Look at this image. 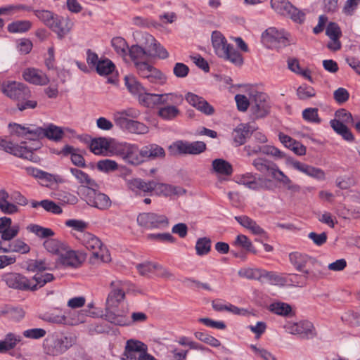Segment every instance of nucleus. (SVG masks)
I'll list each match as a JSON object with an SVG mask.
<instances>
[{
	"label": "nucleus",
	"instance_id": "f257e3e1",
	"mask_svg": "<svg viewBox=\"0 0 360 360\" xmlns=\"http://www.w3.org/2000/svg\"><path fill=\"white\" fill-rule=\"evenodd\" d=\"M110 288L111 291L108 294L106 301L105 319L117 326H125L128 322L127 317L117 314L115 308L117 307L119 302L124 300L125 292L129 288V283L127 281H112L110 283Z\"/></svg>",
	"mask_w": 360,
	"mask_h": 360
},
{
	"label": "nucleus",
	"instance_id": "f03ea898",
	"mask_svg": "<svg viewBox=\"0 0 360 360\" xmlns=\"http://www.w3.org/2000/svg\"><path fill=\"white\" fill-rule=\"evenodd\" d=\"M212 43L219 57L230 61L236 66H241L243 64L242 55L232 44L227 42L226 38L219 32H212Z\"/></svg>",
	"mask_w": 360,
	"mask_h": 360
},
{
	"label": "nucleus",
	"instance_id": "7ed1b4c3",
	"mask_svg": "<svg viewBox=\"0 0 360 360\" xmlns=\"http://www.w3.org/2000/svg\"><path fill=\"white\" fill-rule=\"evenodd\" d=\"M75 343L72 336L62 334H52L48 335L43 343L45 354L51 356H58L65 352Z\"/></svg>",
	"mask_w": 360,
	"mask_h": 360
},
{
	"label": "nucleus",
	"instance_id": "20e7f679",
	"mask_svg": "<svg viewBox=\"0 0 360 360\" xmlns=\"http://www.w3.org/2000/svg\"><path fill=\"white\" fill-rule=\"evenodd\" d=\"M290 34L283 29L271 27L264 30L261 36L262 43L271 49H280L290 45Z\"/></svg>",
	"mask_w": 360,
	"mask_h": 360
},
{
	"label": "nucleus",
	"instance_id": "39448f33",
	"mask_svg": "<svg viewBox=\"0 0 360 360\" xmlns=\"http://www.w3.org/2000/svg\"><path fill=\"white\" fill-rule=\"evenodd\" d=\"M82 244L89 250L92 252V256L90 258L92 262L95 260H100L101 262H107L109 259L110 255L105 248L103 246L101 240L89 232L82 233L80 238Z\"/></svg>",
	"mask_w": 360,
	"mask_h": 360
},
{
	"label": "nucleus",
	"instance_id": "423d86ee",
	"mask_svg": "<svg viewBox=\"0 0 360 360\" xmlns=\"http://www.w3.org/2000/svg\"><path fill=\"white\" fill-rule=\"evenodd\" d=\"M40 148V143H37L35 148H28L25 142H22L20 145L14 144L4 139H0V149L11 153L15 156L37 162L39 160V157L34 153V150Z\"/></svg>",
	"mask_w": 360,
	"mask_h": 360
},
{
	"label": "nucleus",
	"instance_id": "0eeeda50",
	"mask_svg": "<svg viewBox=\"0 0 360 360\" xmlns=\"http://www.w3.org/2000/svg\"><path fill=\"white\" fill-rule=\"evenodd\" d=\"M236 179L238 184L254 191H271L274 188L272 180L256 173L248 172L237 176Z\"/></svg>",
	"mask_w": 360,
	"mask_h": 360
},
{
	"label": "nucleus",
	"instance_id": "6e6552de",
	"mask_svg": "<svg viewBox=\"0 0 360 360\" xmlns=\"http://www.w3.org/2000/svg\"><path fill=\"white\" fill-rule=\"evenodd\" d=\"M112 150L117 156L129 165L141 164V148L136 144L127 142L118 143L112 146Z\"/></svg>",
	"mask_w": 360,
	"mask_h": 360
},
{
	"label": "nucleus",
	"instance_id": "1a4fd4ad",
	"mask_svg": "<svg viewBox=\"0 0 360 360\" xmlns=\"http://www.w3.org/2000/svg\"><path fill=\"white\" fill-rule=\"evenodd\" d=\"M124 354L128 360H157L148 353L145 343L132 339L127 340Z\"/></svg>",
	"mask_w": 360,
	"mask_h": 360
},
{
	"label": "nucleus",
	"instance_id": "9d476101",
	"mask_svg": "<svg viewBox=\"0 0 360 360\" xmlns=\"http://www.w3.org/2000/svg\"><path fill=\"white\" fill-rule=\"evenodd\" d=\"M271 6L278 14L289 17L296 22L302 23L304 20L305 14L288 0H271Z\"/></svg>",
	"mask_w": 360,
	"mask_h": 360
},
{
	"label": "nucleus",
	"instance_id": "9b49d317",
	"mask_svg": "<svg viewBox=\"0 0 360 360\" xmlns=\"http://www.w3.org/2000/svg\"><path fill=\"white\" fill-rule=\"evenodd\" d=\"M135 66L140 77L146 79L149 82L160 85L165 84V75L153 65L146 62H135Z\"/></svg>",
	"mask_w": 360,
	"mask_h": 360
},
{
	"label": "nucleus",
	"instance_id": "f8f14e48",
	"mask_svg": "<svg viewBox=\"0 0 360 360\" xmlns=\"http://www.w3.org/2000/svg\"><path fill=\"white\" fill-rule=\"evenodd\" d=\"M2 91L11 99L17 101L31 98V91L25 84L15 81H8L2 84Z\"/></svg>",
	"mask_w": 360,
	"mask_h": 360
},
{
	"label": "nucleus",
	"instance_id": "ddd939ff",
	"mask_svg": "<svg viewBox=\"0 0 360 360\" xmlns=\"http://www.w3.org/2000/svg\"><path fill=\"white\" fill-rule=\"evenodd\" d=\"M270 105L268 96L262 92H256L251 100L250 112L253 119L266 117L269 112Z\"/></svg>",
	"mask_w": 360,
	"mask_h": 360
},
{
	"label": "nucleus",
	"instance_id": "4468645a",
	"mask_svg": "<svg viewBox=\"0 0 360 360\" xmlns=\"http://www.w3.org/2000/svg\"><path fill=\"white\" fill-rule=\"evenodd\" d=\"M137 223L147 229H164L168 226L169 220L165 215L148 212L139 214Z\"/></svg>",
	"mask_w": 360,
	"mask_h": 360
},
{
	"label": "nucleus",
	"instance_id": "2eb2a0df",
	"mask_svg": "<svg viewBox=\"0 0 360 360\" xmlns=\"http://www.w3.org/2000/svg\"><path fill=\"white\" fill-rule=\"evenodd\" d=\"M96 187L86 189L85 200L86 203L101 210H108L111 206L110 198L105 193L98 191Z\"/></svg>",
	"mask_w": 360,
	"mask_h": 360
},
{
	"label": "nucleus",
	"instance_id": "dca6fc26",
	"mask_svg": "<svg viewBox=\"0 0 360 360\" xmlns=\"http://www.w3.org/2000/svg\"><path fill=\"white\" fill-rule=\"evenodd\" d=\"M9 127L12 133L19 136H28L27 139L32 141H39L43 139L44 127L32 124L22 126L17 123L9 124Z\"/></svg>",
	"mask_w": 360,
	"mask_h": 360
},
{
	"label": "nucleus",
	"instance_id": "f3484780",
	"mask_svg": "<svg viewBox=\"0 0 360 360\" xmlns=\"http://www.w3.org/2000/svg\"><path fill=\"white\" fill-rule=\"evenodd\" d=\"M2 281L11 288L20 290H29V279L25 276L15 272L5 274L2 276Z\"/></svg>",
	"mask_w": 360,
	"mask_h": 360
},
{
	"label": "nucleus",
	"instance_id": "a211bd4d",
	"mask_svg": "<svg viewBox=\"0 0 360 360\" xmlns=\"http://www.w3.org/2000/svg\"><path fill=\"white\" fill-rule=\"evenodd\" d=\"M179 154L198 155L206 150V144L203 141L188 142L178 141L174 144Z\"/></svg>",
	"mask_w": 360,
	"mask_h": 360
},
{
	"label": "nucleus",
	"instance_id": "6ab92c4d",
	"mask_svg": "<svg viewBox=\"0 0 360 360\" xmlns=\"http://www.w3.org/2000/svg\"><path fill=\"white\" fill-rule=\"evenodd\" d=\"M289 260L291 264L300 272H304L309 264L314 265L317 260L306 254L299 252H293L289 254Z\"/></svg>",
	"mask_w": 360,
	"mask_h": 360
},
{
	"label": "nucleus",
	"instance_id": "aec40b11",
	"mask_svg": "<svg viewBox=\"0 0 360 360\" xmlns=\"http://www.w3.org/2000/svg\"><path fill=\"white\" fill-rule=\"evenodd\" d=\"M290 333L299 335L302 339H310L316 336V333L313 324L307 321L295 323L290 327Z\"/></svg>",
	"mask_w": 360,
	"mask_h": 360
},
{
	"label": "nucleus",
	"instance_id": "412c9836",
	"mask_svg": "<svg viewBox=\"0 0 360 360\" xmlns=\"http://www.w3.org/2000/svg\"><path fill=\"white\" fill-rule=\"evenodd\" d=\"M117 125L132 134H146L149 131L145 124L131 119L120 118L117 120Z\"/></svg>",
	"mask_w": 360,
	"mask_h": 360
},
{
	"label": "nucleus",
	"instance_id": "4be33fe9",
	"mask_svg": "<svg viewBox=\"0 0 360 360\" xmlns=\"http://www.w3.org/2000/svg\"><path fill=\"white\" fill-rule=\"evenodd\" d=\"M252 164L258 172L263 174L269 173L274 179L280 171L276 164L264 158H257L253 160Z\"/></svg>",
	"mask_w": 360,
	"mask_h": 360
},
{
	"label": "nucleus",
	"instance_id": "5701e85b",
	"mask_svg": "<svg viewBox=\"0 0 360 360\" xmlns=\"http://www.w3.org/2000/svg\"><path fill=\"white\" fill-rule=\"evenodd\" d=\"M72 27V22L68 18H63L56 15L50 28L57 34L59 39L67 35Z\"/></svg>",
	"mask_w": 360,
	"mask_h": 360
},
{
	"label": "nucleus",
	"instance_id": "b1692460",
	"mask_svg": "<svg viewBox=\"0 0 360 360\" xmlns=\"http://www.w3.org/2000/svg\"><path fill=\"white\" fill-rule=\"evenodd\" d=\"M165 152L163 148L157 144H149L141 148V163L146 160H154L158 158H163Z\"/></svg>",
	"mask_w": 360,
	"mask_h": 360
},
{
	"label": "nucleus",
	"instance_id": "393cba45",
	"mask_svg": "<svg viewBox=\"0 0 360 360\" xmlns=\"http://www.w3.org/2000/svg\"><path fill=\"white\" fill-rule=\"evenodd\" d=\"M22 77L25 81L37 85H46L49 82L45 74L34 68L26 69L23 72Z\"/></svg>",
	"mask_w": 360,
	"mask_h": 360
},
{
	"label": "nucleus",
	"instance_id": "a878e982",
	"mask_svg": "<svg viewBox=\"0 0 360 360\" xmlns=\"http://www.w3.org/2000/svg\"><path fill=\"white\" fill-rule=\"evenodd\" d=\"M129 188L134 192L151 193L155 188V181H145L141 179H133L128 182Z\"/></svg>",
	"mask_w": 360,
	"mask_h": 360
},
{
	"label": "nucleus",
	"instance_id": "bb28decb",
	"mask_svg": "<svg viewBox=\"0 0 360 360\" xmlns=\"http://www.w3.org/2000/svg\"><path fill=\"white\" fill-rule=\"evenodd\" d=\"M158 195L171 196L172 195H180L186 193V190L179 186H174L167 184L158 183L155 181L154 191Z\"/></svg>",
	"mask_w": 360,
	"mask_h": 360
},
{
	"label": "nucleus",
	"instance_id": "cd10ccee",
	"mask_svg": "<svg viewBox=\"0 0 360 360\" xmlns=\"http://www.w3.org/2000/svg\"><path fill=\"white\" fill-rule=\"evenodd\" d=\"M53 279L54 276L52 274H37L32 279H29V290L35 291Z\"/></svg>",
	"mask_w": 360,
	"mask_h": 360
},
{
	"label": "nucleus",
	"instance_id": "c85d7f7f",
	"mask_svg": "<svg viewBox=\"0 0 360 360\" xmlns=\"http://www.w3.org/2000/svg\"><path fill=\"white\" fill-rule=\"evenodd\" d=\"M21 340L22 337L20 335L8 333L6 335L4 340H0V353H6L9 350L14 349Z\"/></svg>",
	"mask_w": 360,
	"mask_h": 360
},
{
	"label": "nucleus",
	"instance_id": "c756f323",
	"mask_svg": "<svg viewBox=\"0 0 360 360\" xmlns=\"http://www.w3.org/2000/svg\"><path fill=\"white\" fill-rule=\"evenodd\" d=\"M60 261L61 264L65 266L77 267L82 263L79 257L76 252L68 249L60 255Z\"/></svg>",
	"mask_w": 360,
	"mask_h": 360
},
{
	"label": "nucleus",
	"instance_id": "7c9ffc66",
	"mask_svg": "<svg viewBox=\"0 0 360 360\" xmlns=\"http://www.w3.org/2000/svg\"><path fill=\"white\" fill-rule=\"evenodd\" d=\"M44 248L49 252L60 255L67 250V244L55 238H48L44 241Z\"/></svg>",
	"mask_w": 360,
	"mask_h": 360
},
{
	"label": "nucleus",
	"instance_id": "2f4dec72",
	"mask_svg": "<svg viewBox=\"0 0 360 360\" xmlns=\"http://www.w3.org/2000/svg\"><path fill=\"white\" fill-rule=\"evenodd\" d=\"M250 134V126L248 124H240L233 132V140L238 146H240L245 143L246 139Z\"/></svg>",
	"mask_w": 360,
	"mask_h": 360
},
{
	"label": "nucleus",
	"instance_id": "473e14b6",
	"mask_svg": "<svg viewBox=\"0 0 360 360\" xmlns=\"http://www.w3.org/2000/svg\"><path fill=\"white\" fill-rule=\"evenodd\" d=\"M64 136V131L60 127L49 124L44 127L43 139L47 138L49 140L58 142L60 141Z\"/></svg>",
	"mask_w": 360,
	"mask_h": 360
},
{
	"label": "nucleus",
	"instance_id": "72a5a7b5",
	"mask_svg": "<svg viewBox=\"0 0 360 360\" xmlns=\"http://www.w3.org/2000/svg\"><path fill=\"white\" fill-rule=\"evenodd\" d=\"M124 82L129 91L131 94L137 96L138 98L140 94H143L146 90L145 87L133 75H126L124 77Z\"/></svg>",
	"mask_w": 360,
	"mask_h": 360
},
{
	"label": "nucleus",
	"instance_id": "f704fd0d",
	"mask_svg": "<svg viewBox=\"0 0 360 360\" xmlns=\"http://www.w3.org/2000/svg\"><path fill=\"white\" fill-rule=\"evenodd\" d=\"M71 174L77 179L78 182L87 188L91 187H98L96 182L92 179L89 174L77 168H70Z\"/></svg>",
	"mask_w": 360,
	"mask_h": 360
},
{
	"label": "nucleus",
	"instance_id": "c9c22d12",
	"mask_svg": "<svg viewBox=\"0 0 360 360\" xmlns=\"http://www.w3.org/2000/svg\"><path fill=\"white\" fill-rule=\"evenodd\" d=\"M277 181L283 184V186L288 190L292 195L297 193L300 191V186L294 184L288 176H287L282 171H279L278 175L274 178Z\"/></svg>",
	"mask_w": 360,
	"mask_h": 360
},
{
	"label": "nucleus",
	"instance_id": "e433bc0d",
	"mask_svg": "<svg viewBox=\"0 0 360 360\" xmlns=\"http://www.w3.org/2000/svg\"><path fill=\"white\" fill-rule=\"evenodd\" d=\"M147 56L158 57L162 59L167 58L169 53L159 42L153 44L151 46H144Z\"/></svg>",
	"mask_w": 360,
	"mask_h": 360
},
{
	"label": "nucleus",
	"instance_id": "4c0bfd02",
	"mask_svg": "<svg viewBox=\"0 0 360 360\" xmlns=\"http://www.w3.org/2000/svg\"><path fill=\"white\" fill-rule=\"evenodd\" d=\"M301 273V274H289V278L287 279V282H290L292 285L295 287L306 286L307 283V280L311 276L312 271L310 270H306L304 272Z\"/></svg>",
	"mask_w": 360,
	"mask_h": 360
},
{
	"label": "nucleus",
	"instance_id": "58836bf2",
	"mask_svg": "<svg viewBox=\"0 0 360 360\" xmlns=\"http://www.w3.org/2000/svg\"><path fill=\"white\" fill-rule=\"evenodd\" d=\"M213 170L222 175H231L233 172L231 165L224 159H215L212 161Z\"/></svg>",
	"mask_w": 360,
	"mask_h": 360
},
{
	"label": "nucleus",
	"instance_id": "ea45409f",
	"mask_svg": "<svg viewBox=\"0 0 360 360\" xmlns=\"http://www.w3.org/2000/svg\"><path fill=\"white\" fill-rule=\"evenodd\" d=\"M269 310L279 316H290L292 315L291 306L285 302H277L270 304Z\"/></svg>",
	"mask_w": 360,
	"mask_h": 360
},
{
	"label": "nucleus",
	"instance_id": "a19ab883",
	"mask_svg": "<svg viewBox=\"0 0 360 360\" xmlns=\"http://www.w3.org/2000/svg\"><path fill=\"white\" fill-rule=\"evenodd\" d=\"M138 101L139 104L144 107L153 108L158 105V94L148 93L145 90L143 94H140Z\"/></svg>",
	"mask_w": 360,
	"mask_h": 360
},
{
	"label": "nucleus",
	"instance_id": "79ce46f5",
	"mask_svg": "<svg viewBox=\"0 0 360 360\" xmlns=\"http://www.w3.org/2000/svg\"><path fill=\"white\" fill-rule=\"evenodd\" d=\"M179 113V110L173 105L162 107L158 112V116L165 120H172L175 119Z\"/></svg>",
	"mask_w": 360,
	"mask_h": 360
},
{
	"label": "nucleus",
	"instance_id": "37998d69",
	"mask_svg": "<svg viewBox=\"0 0 360 360\" xmlns=\"http://www.w3.org/2000/svg\"><path fill=\"white\" fill-rule=\"evenodd\" d=\"M91 152L94 154H100L103 150H108L110 148V142L106 138L100 137L93 139L89 145Z\"/></svg>",
	"mask_w": 360,
	"mask_h": 360
},
{
	"label": "nucleus",
	"instance_id": "c03bdc74",
	"mask_svg": "<svg viewBox=\"0 0 360 360\" xmlns=\"http://www.w3.org/2000/svg\"><path fill=\"white\" fill-rule=\"evenodd\" d=\"M233 245L235 246L243 248L247 252L253 253L255 255L257 253V251L252 245V242L245 235L238 234L236 238Z\"/></svg>",
	"mask_w": 360,
	"mask_h": 360
},
{
	"label": "nucleus",
	"instance_id": "a18cd8bd",
	"mask_svg": "<svg viewBox=\"0 0 360 360\" xmlns=\"http://www.w3.org/2000/svg\"><path fill=\"white\" fill-rule=\"evenodd\" d=\"M97 73L100 75H108L115 69V64L108 58L101 59L95 67Z\"/></svg>",
	"mask_w": 360,
	"mask_h": 360
},
{
	"label": "nucleus",
	"instance_id": "49530a36",
	"mask_svg": "<svg viewBox=\"0 0 360 360\" xmlns=\"http://www.w3.org/2000/svg\"><path fill=\"white\" fill-rule=\"evenodd\" d=\"M211 240L207 237L200 238L197 240L195 244L196 254L198 256L207 255L211 250Z\"/></svg>",
	"mask_w": 360,
	"mask_h": 360
},
{
	"label": "nucleus",
	"instance_id": "de8ad7c7",
	"mask_svg": "<svg viewBox=\"0 0 360 360\" xmlns=\"http://www.w3.org/2000/svg\"><path fill=\"white\" fill-rule=\"evenodd\" d=\"M183 101L182 96L174 93L158 94V105L179 104Z\"/></svg>",
	"mask_w": 360,
	"mask_h": 360
},
{
	"label": "nucleus",
	"instance_id": "09e8293b",
	"mask_svg": "<svg viewBox=\"0 0 360 360\" xmlns=\"http://www.w3.org/2000/svg\"><path fill=\"white\" fill-rule=\"evenodd\" d=\"M262 269L243 268L238 271V276L250 280L261 281Z\"/></svg>",
	"mask_w": 360,
	"mask_h": 360
},
{
	"label": "nucleus",
	"instance_id": "8fccbe9b",
	"mask_svg": "<svg viewBox=\"0 0 360 360\" xmlns=\"http://www.w3.org/2000/svg\"><path fill=\"white\" fill-rule=\"evenodd\" d=\"M31 25L29 20H17L8 25V30L11 33L25 32L30 29Z\"/></svg>",
	"mask_w": 360,
	"mask_h": 360
},
{
	"label": "nucleus",
	"instance_id": "3c124183",
	"mask_svg": "<svg viewBox=\"0 0 360 360\" xmlns=\"http://www.w3.org/2000/svg\"><path fill=\"white\" fill-rule=\"evenodd\" d=\"M41 319L44 321L57 323V324H74L72 322H70L68 318L65 315H58L53 313H45L41 316Z\"/></svg>",
	"mask_w": 360,
	"mask_h": 360
},
{
	"label": "nucleus",
	"instance_id": "603ef678",
	"mask_svg": "<svg viewBox=\"0 0 360 360\" xmlns=\"http://www.w3.org/2000/svg\"><path fill=\"white\" fill-rule=\"evenodd\" d=\"M111 44L117 54L123 57L127 55L129 47L124 39L120 37H114Z\"/></svg>",
	"mask_w": 360,
	"mask_h": 360
},
{
	"label": "nucleus",
	"instance_id": "864d4df0",
	"mask_svg": "<svg viewBox=\"0 0 360 360\" xmlns=\"http://www.w3.org/2000/svg\"><path fill=\"white\" fill-rule=\"evenodd\" d=\"M266 278L271 285H284L287 283V278L282 277L274 271L262 270V278Z\"/></svg>",
	"mask_w": 360,
	"mask_h": 360
},
{
	"label": "nucleus",
	"instance_id": "5fc2aeb1",
	"mask_svg": "<svg viewBox=\"0 0 360 360\" xmlns=\"http://www.w3.org/2000/svg\"><path fill=\"white\" fill-rule=\"evenodd\" d=\"M29 230L41 238L48 239V238L53 236L55 234L51 229L45 228L37 224L31 225L29 227Z\"/></svg>",
	"mask_w": 360,
	"mask_h": 360
},
{
	"label": "nucleus",
	"instance_id": "6e6d98bb",
	"mask_svg": "<svg viewBox=\"0 0 360 360\" xmlns=\"http://www.w3.org/2000/svg\"><path fill=\"white\" fill-rule=\"evenodd\" d=\"M195 337L201 342H203L213 347H218L221 345L219 340L202 331H197L194 333Z\"/></svg>",
	"mask_w": 360,
	"mask_h": 360
},
{
	"label": "nucleus",
	"instance_id": "4d7b16f0",
	"mask_svg": "<svg viewBox=\"0 0 360 360\" xmlns=\"http://www.w3.org/2000/svg\"><path fill=\"white\" fill-rule=\"evenodd\" d=\"M335 118L333 120H340L341 121V123L351 125L354 124L356 119L355 117H353L352 113L344 108H340L336 110L335 112Z\"/></svg>",
	"mask_w": 360,
	"mask_h": 360
},
{
	"label": "nucleus",
	"instance_id": "13d9d810",
	"mask_svg": "<svg viewBox=\"0 0 360 360\" xmlns=\"http://www.w3.org/2000/svg\"><path fill=\"white\" fill-rule=\"evenodd\" d=\"M35 15L42 21L46 26L50 27L53 22L56 15L47 10H37L34 11Z\"/></svg>",
	"mask_w": 360,
	"mask_h": 360
},
{
	"label": "nucleus",
	"instance_id": "bf43d9fd",
	"mask_svg": "<svg viewBox=\"0 0 360 360\" xmlns=\"http://www.w3.org/2000/svg\"><path fill=\"white\" fill-rule=\"evenodd\" d=\"M303 119L313 123L319 124L321 120L319 117L318 109L316 108H306L302 111Z\"/></svg>",
	"mask_w": 360,
	"mask_h": 360
},
{
	"label": "nucleus",
	"instance_id": "052dcab7",
	"mask_svg": "<svg viewBox=\"0 0 360 360\" xmlns=\"http://www.w3.org/2000/svg\"><path fill=\"white\" fill-rule=\"evenodd\" d=\"M315 94L316 92L314 89L307 84H302L297 89V95L301 100H305L314 97Z\"/></svg>",
	"mask_w": 360,
	"mask_h": 360
},
{
	"label": "nucleus",
	"instance_id": "680f3d73",
	"mask_svg": "<svg viewBox=\"0 0 360 360\" xmlns=\"http://www.w3.org/2000/svg\"><path fill=\"white\" fill-rule=\"evenodd\" d=\"M13 252L26 254L30 251V247L21 239H16L10 243Z\"/></svg>",
	"mask_w": 360,
	"mask_h": 360
},
{
	"label": "nucleus",
	"instance_id": "e2e57ef3",
	"mask_svg": "<svg viewBox=\"0 0 360 360\" xmlns=\"http://www.w3.org/2000/svg\"><path fill=\"white\" fill-rule=\"evenodd\" d=\"M129 52V55L131 57V60L136 62V59H142L146 56H147L146 52L144 49V47H142L139 45H133L129 48L127 51Z\"/></svg>",
	"mask_w": 360,
	"mask_h": 360
},
{
	"label": "nucleus",
	"instance_id": "0e129e2a",
	"mask_svg": "<svg viewBox=\"0 0 360 360\" xmlns=\"http://www.w3.org/2000/svg\"><path fill=\"white\" fill-rule=\"evenodd\" d=\"M141 115L140 110L136 108H128L127 110H124L121 112H117L116 117H115V122L117 123V120L120 118H124V119H136L138 118Z\"/></svg>",
	"mask_w": 360,
	"mask_h": 360
},
{
	"label": "nucleus",
	"instance_id": "69168bd1",
	"mask_svg": "<svg viewBox=\"0 0 360 360\" xmlns=\"http://www.w3.org/2000/svg\"><path fill=\"white\" fill-rule=\"evenodd\" d=\"M20 231L19 226L14 225L13 226L5 229L3 231H0L1 235V239L6 241H10L13 239L18 233Z\"/></svg>",
	"mask_w": 360,
	"mask_h": 360
},
{
	"label": "nucleus",
	"instance_id": "338daca9",
	"mask_svg": "<svg viewBox=\"0 0 360 360\" xmlns=\"http://www.w3.org/2000/svg\"><path fill=\"white\" fill-rule=\"evenodd\" d=\"M26 269L29 271H43L46 269V263L44 260H33L30 259L26 262Z\"/></svg>",
	"mask_w": 360,
	"mask_h": 360
},
{
	"label": "nucleus",
	"instance_id": "774afa93",
	"mask_svg": "<svg viewBox=\"0 0 360 360\" xmlns=\"http://www.w3.org/2000/svg\"><path fill=\"white\" fill-rule=\"evenodd\" d=\"M97 168L102 172L114 171L117 169V164L111 160H103L98 162Z\"/></svg>",
	"mask_w": 360,
	"mask_h": 360
}]
</instances>
